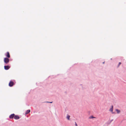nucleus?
<instances>
[{"label":"nucleus","instance_id":"6e6552de","mask_svg":"<svg viewBox=\"0 0 126 126\" xmlns=\"http://www.w3.org/2000/svg\"><path fill=\"white\" fill-rule=\"evenodd\" d=\"M113 106H112L111 108L110 109V111L111 112H112L113 110Z\"/></svg>","mask_w":126,"mask_h":126},{"label":"nucleus","instance_id":"0eeeda50","mask_svg":"<svg viewBox=\"0 0 126 126\" xmlns=\"http://www.w3.org/2000/svg\"><path fill=\"white\" fill-rule=\"evenodd\" d=\"M115 110L117 112V113L118 114L119 113L121 112L120 110L117 109H116Z\"/></svg>","mask_w":126,"mask_h":126},{"label":"nucleus","instance_id":"f03ea898","mask_svg":"<svg viewBox=\"0 0 126 126\" xmlns=\"http://www.w3.org/2000/svg\"><path fill=\"white\" fill-rule=\"evenodd\" d=\"M15 114H12L11 115L9 116V118L10 119H13V118H14Z\"/></svg>","mask_w":126,"mask_h":126},{"label":"nucleus","instance_id":"f257e3e1","mask_svg":"<svg viewBox=\"0 0 126 126\" xmlns=\"http://www.w3.org/2000/svg\"><path fill=\"white\" fill-rule=\"evenodd\" d=\"M14 84V82L12 81H11L9 83V85L10 86L12 87L13 85Z\"/></svg>","mask_w":126,"mask_h":126},{"label":"nucleus","instance_id":"4468645a","mask_svg":"<svg viewBox=\"0 0 126 126\" xmlns=\"http://www.w3.org/2000/svg\"><path fill=\"white\" fill-rule=\"evenodd\" d=\"M75 125L76 126H78V125L77 124V123H76V122H75Z\"/></svg>","mask_w":126,"mask_h":126},{"label":"nucleus","instance_id":"7ed1b4c3","mask_svg":"<svg viewBox=\"0 0 126 126\" xmlns=\"http://www.w3.org/2000/svg\"><path fill=\"white\" fill-rule=\"evenodd\" d=\"M20 118L17 115H15L14 118L16 120H17Z\"/></svg>","mask_w":126,"mask_h":126},{"label":"nucleus","instance_id":"f3484780","mask_svg":"<svg viewBox=\"0 0 126 126\" xmlns=\"http://www.w3.org/2000/svg\"><path fill=\"white\" fill-rule=\"evenodd\" d=\"M113 120V119H112L110 120V121L111 122Z\"/></svg>","mask_w":126,"mask_h":126},{"label":"nucleus","instance_id":"a211bd4d","mask_svg":"<svg viewBox=\"0 0 126 126\" xmlns=\"http://www.w3.org/2000/svg\"><path fill=\"white\" fill-rule=\"evenodd\" d=\"M10 67L9 66V65H8V69H9V68Z\"/></svg>","mask_w":126,"mask_h":126},{"label":"nucleus","instance_id":"9b49d317","mask_svg":"<svg viewBox=\"0 0 126 126\" xmlns=\"http://www.w3.org/2000/svg\"><path fill=\"white\" fill-rule=\"evenodd\" d=\"M111 123V122L110 121H109L108 122V124H110V123Z\"/></svg>","mask_w":126,"mask_h":126},{"label":"nucleus","instance_id":"1a4fd4ad","mask_svg":"<svg viewBox=\"0 0 126 126\" xmlns=\"http://www.w3.org/2000/svg\"><path fill=\"white\" fill-rule=\"evenodd\" d=\"M4 68L6 70H8V66H4Z\"/></svg>","mask_w":126,"mask_h":126},{"label":"nucleus","instance_id":"9d476101","mask_svg":"<svg viewBox=\"0 0 126 126\" xmlns=\"http://www.w3.org/2000/svg\"><path fill=\"white\" fill-rule=\"evenodd\" d=\"M96 117H94L93 116H91L89 117V119H92L93 118H95Z\"/></svg>","mask_w":126,"mask_h":126},{"label":"nucleus","instance_id":"20e7f679","mask_svg":"<svg viewBox=\"0 0 126 126\" xmlns=\"http://www.w3.org/2000/svg\"><path fill=\"white\" fill-rule=\"evenodd\" d=\"M4 62L5 63H8V58H5L4 59Z\"/></svg>","mask_w":126,"mask_h":126},{"label":"nucleus","instance_id":"aec40b11","mask_svg":"<svg viewBox=\"0 0 126 126\" xmlns=\"http://www.w3.org/2000/svg\"><path fill=\"white\" fill-rule=\"evenodd\" d=\"M110 59L111 60L112 59L111 58V59Z\"/></svg>","mask_w":126,"mask_h":126},{"label":"nucleus","instance_id":"2eb2a0df","mask_svg":"<svg viewBox=\"0 0 126 126\" xmlns=\"http://www.w3.org/2000/svg\"><path fill=\"white\" fill-rule=\"evenodd\" d=\"M47 102L48 103H52V102Z\"/></svg>","mask_w":126,"mask_h":126},{"label":"nucleus","instance_id":"f8f14e48","mask_svg":"<svg viewBox=\"0 0 126 126\" xmlns=\"http://www.w3.org/2000/svg\"><path fill=\"white\" fill-rule=\"evenodd\" d=\"M121 64V62H119V65L118 66H119Z\"/></svg>","mask_w":126,"mask_h":126},{"label":"nucleus","instance_id":"ddd939ff","mask_svg":"<svg viewBox=\"0 0 126 126\" xmlns=\"http://www.w3.org/2000/svg\"><path fill=\"white\" fill-rule=\"evenodd\" d=\"M6 56L7 57H8V52L7 53Z\"/></svg>","mask_w":126,"mask_h":126},{"label":"nucleus","instance_id":"423d86ee","mask_svg":"<svg viewBox=\"0 0 126 126\" xmlns=\"http://www.w3.org/2000/svg\"><path fill=\"white\" fill-rule=\"evenodd\" d=\"M70 116L68 114H67V115L66 118L68 120H70Z\"/></svg>","mask_w":126,"mask_h":126},{"label":"nucleus","instance_id":"39448f33","mask_svg":"<svg viewBox=\"0 0 126 126\" xmlns=\"http://www.w3.org/2000/svg\"><path fill=\"white\" fill-rule=\"evenodd\" d=\"M30 112V110H28L26 111L25 114H27L29 113Z\"/></svg>","mask_w":126,"mask_h":126},{"label":"nucleus","instance_id":"dca6fc26","mask_svg":"<svg viewBox=\"0 0 126 126\" xmlns=\"http://www.w3.org/2000/svg\"><path fill=\"white\" fill-rule=\"evenodd\" d=\"M10 57V55H9V53H8V58H9Z\"/></svg>","mask_w":126,"mask_h":126},{"label":"nucleus","instance_id":"6ab92c4d","mask_svg":"<svg viewBox=\"0 0 126 126\" xmlns=\"http://www.w3.org/2000/svg\"><path fill=\"white\" fill-rule=\"evenodd\" d=\"M9 59H8V62H9Z\"/></svg>","mask_w":126,"mask_h":126}]
</instances>
